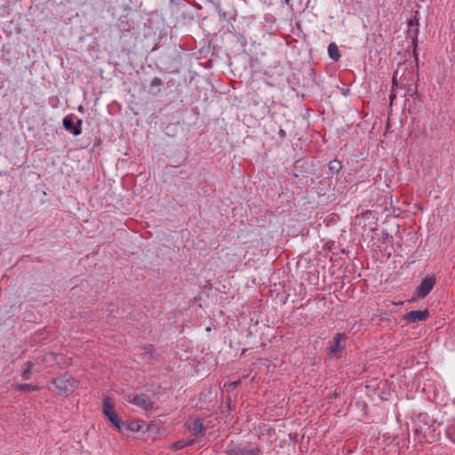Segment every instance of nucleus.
Wrapping results in <instances>:
<instances>
[{
  "instance_id": "1",
  "label": "nucleus",
  "mask_w": 455,
  "mask_h": 455,
  "mask_svg": "<svg viewBox=\"0 0 455 455\" xmlns=\"http://www.w3.org/2000/svg\"><path fill=\"white\" fill-rule=\"evenodd\" d=\"M225 452L227 455H262L261 448L250 443L231 441L228 443Z\"/></svg>"
},
{
  "instance_id": "2",
  "label": "nucleus",
  "mask_w": 455,
  "mask_h": 455,
  "mask_svg": "<svg viewBox=\"0 0 455 455\" xmlns=\"http://www.w3.org/2000/svg\"><path fill=\"white\" fill-rule=\"evenodd\" d=\"M51 384L54 386L59 395L67 396L74 392L76 387V380L70 374L66 372L52 379Z\"/></svg>"
},
{
  "instance_id": "3",
  "label": "nucleus",
  "mask_w": 455,
  "mask_h": 455,
  "mask_svg": "<svg viewBox=\"0 0 455 455\" xmlns=\"http://www.w3.org/2000/svg\"><path fill=\"white\" fill-rule=\"evenodd\" d=\"M435 283V278L434 276H426L416 289V297L418 299L426 298L432 291Z\"/></svg>"
},
{
  "instance_id": "4",
  "label": "nucleus",
  "mask_w": 455,
  "mask_h": 455,
  "mask_svg": "<svg viewBox=\"0 0 455 455\" xmlns=\"http://www.w3.org/2000/svg\"><path fill=\"white\" fill-rule=\"evenodd\" d=\"M128 402L146 411H150L154 408V403L146 394L136 395L133 396L129 395Z\"/></svg>"
},
{
  "instance_id": "5",
  "label": "nucleus",
  "mask_w": 455,
  "mask_h": 455,
  "mask_svg": "<svg viewBox=\"0 0 455 455\" xmlns=\"http://www.w3.org/2000/svg\"><path fill=\"white\" fill-rule=\"evenodd\" d=\"M82 124L83 120L78 119L76 124H75L72 115L65 116L62 122L64 129L70 132L75 136H78L82 133Z\"/></svg>"
},
{
  "instance_id": "6",
  "label": "nucleus",
  "mask_w": 455,
  "mask_h": 455,
  "mask_svg": "<svg viewBox=\"0 0 455 455\" xmlns=\"http://www.w3.org/2000/svg\"><path fill=\"white\" fill-rule=\"evenodd\" d=\"M429 316V311L427 309L424 310H417V311H411L409 313H406L403 319L407 323H418L421 321H426Z\"/></svg>"
},
{
  "instance_id": "7",
  "label": "nucleus",
  "mask_w": 455,
  "mask_h": 455,
  "mask_svg": "<svg viewBox=\"0 0 455 455\" xmlns=\"http://www.w3.org/2000/svg\"><path fill=\"white\" fill-rule=\"evenodd\" d=\"M417 14L418 12H415V15L408 22V26L410 28L408 30V34L411 37V42L414 46V49L417 47L419 36V19L417 18Z\"/></svg>"
},
{
  "instance_id": "8",
  "label": "nucleus",
  "mask_w": 455,
  "mask_h": 455,
  "mask_svg": "<svg viewBox=\"0 0 455 455\" xmlns=\"http://www.w3.org/2000/svg\"><path fill=\"white\" fill-rule=\"evenodd\" d=\"M347 339V335L345 333H337L332 339V345L328 347L329 354H333L336 356L338 353H340L344 346L341 345V341H345Z\"/></svg>"
},
{
  "instance_id": "9",
  "label": "nucleus",
  "mask_w": 455,
  "mask_h": 455,
  "mask_svg": "<svg viewBox=\"0 0 455 455\" xmlns=\"http://www.w3.org/2000/svg\"><path fill=\"white\" fill-rule=\"evenodd\" d=\"M185 425L193 435H198L204 429L203 420L199 418L188 419Z\"/></svg>"
},
{
  "instance_id": "10",
  "label": "nucleus",
  "mask_w": 455,
  "mask_h": 455,
  "mask_svg": "<svg viewBox=\"0 0 455 455\" xmlns=\"http://www.w3.org/2000/svg\"><path fill=\"white\" fill-rule=\"evenodd\" d=\"M164 84V81L160 77H154L149 84L148 92L152 95H159L161 93V86Z\"/></svg>"
},
{
  "instance_id": "11",
  "label": "nucleus",
  "mask_w": 455,
  "mask_h": 455,
  "mask_svg": "<svg viewBox=\"0 0 455 455\" xmlns=\"http://www.w3.org/2000/svg\"><path fill=\"white\" fill-rule=\"evenodd\" d=\"M122 425H124V430L132 433L140 432L142 428L141 420L123 421Z\"/></svg>"
},
{
  "instance_id": "12",
  "label": "nucleus",
  "mask_w": 455,
  "mask_h": 455,
  "mask_svg": "<svg viewBox=\"0 0 455 455\" xmlns=\"http://www.w3.org/2000/svg\"><path fill=\"white\" fill-rule=\"evenodd\" d=\"M57 359H64V355L48 352L44 355L42 361L49 366H54Z\"/></svg>"
},
{
  "instance_id": "13",
  "label": "nucleus",
  "mask_w": 455,
  "mask_h": 455,
  "mask_svg": "<svg viewBox=\"0 0 455 455\" xmlns=\"http://www.w3.org/2000/svg\"><path fill=\"white\" fill-rule=\"evenodd\" d=\"M102 411L105 417L116 412L115 404L111 402V398L109 396L104 397Z\"/></svg>"
},
{
  "instance_id": "14",
  "label": "nucleus",
  "mask_w": 455,
  "mask_h": 455,
  "mask_svg": "<svg viewBox=\"0 0 455 455\" xmlns=\"http://www.w3.org/2000/svg\"><path fill=\"white\" fill-rule=\"evenodd\" d=\"M106 419H108L119 432L124 431V425H122L123 421L116 412L106 416Z\"/></svg>"
},
{
  "instance_id": "15",
  "label": "nucleus",
  "mask_w": 455,
  "mask_h": 455,
  "mask_svg": "<svg viewBox=\"0 0 455 455\" xmlns=\"http://www.w3.org/2000/svg\"><path fill=\"white\" fill-rule=\"evenodd\" d=\"M34 368V363L30 361L24 363L22 365V372L20 374L22 380H28L31 378V372Z\"/></svg>"
},
{
  "instance_id": "16",
  "label": "nucleus",
  "mask_w": 455,
  "mask_h": 455,
  "mask_svg": "<svg viewBox=\"0 0 455 455\" xmlns=\"http://www.w3.org/2000/svg\"><path fill=\"white\" fill-rule=\"evenodd\" d=\"M328 54L334 61H338L340 59L339 50L335 43H331L329 44Z\"/></svg>"
},
{
  "instance_id": "17",
  "label": "nucleus",
  "mask_w": 455,
  "mask_h": 455,
  "mask_svg": "<svg viewBox=\"0 0 455 455\" xmlns=\"http://www.w3.org/2000/svg\"><path fill=\"white\" fill-rule=\"evenodd\" d=\"M328 168L331 175L339 174L342 169V164L339 160L334 159L329 162Z\"/></svg>"
},
{
  "instance_id": "18",
  "label": "nucleus",
  "mask_w": 455,
  "mask_h": 455,
  "mask_svg": "<svg viewBox=\"0 0 455 455\" xmlns=\"http://www.w3.org/2000/svg\"><path fill=\"white\" fill-rule=\"evenodd\" d=\"M14 388L18 391L24 392V393L39 390L38 386L31 385V384H17Z\"/></svg>"
},
{
  "instance_id": "19",
  "label": "nucleus",
  "mask_w": 455,
  "mask_h": 455,
  "mask_svg": "<svg viewBox=\"0 0 455 455\" xmlns=\"http://www.w3.org/2000/svg\"><path fill=\"white\" fill-rule=\"evenodd\" d=\"M396 74H397V71H395V73L393 76V81H392L393 85H392L391 92L389 94L390 104H393V101L395 100V99L396 97V95L395 93V89L398 87V82L396 81V77H395Z\"/></svg>"
},
{
  "instance_id": "20",
  "label": "nucleus",
  "mask_w": 455,
  "mask_h": 455,
  "mask_svg": "<svg viewBox=\"0 0 455 455\" xmlns=\"http://www.w3.org/2000/svg\"><path fill=\"white\" fill-rule=\"evenodd\" d=\"M234 36L235 37L236 42L240 44L241 47H244L247 44L246 37L240 33H235L234 34Z\"/></svg>"
},
{
  "instance_id": "21",
  "label": "nucleus",
  "mask_w": 455,
  "mask_h": 455,
  "mask_svg": "<svg viewBox=\"0 0 455 455\" xmlns=\"http://www.w3.org/2000/svg\"><path fill=\"white\" fill-rule=\"evenodd\" d=\"M172 451H180L183 448H185L184 440H179L177 442H174L170 446Z\"/></svg>"
},
{
  "instance_id": "22",
  "label": "nucleus",
  "mask_w": 455,
  "mask_h": 455,
  "mask_svg": "<svg viewBox=\"0 0 455 455\" xmlns=\"http://www.w3.org/2000/svg\"><path fill=\"white\" fill-rule=\"evenodd\" d=\"M69 360L68 358H67L65 355H64V359H57L56 360V363H55V365L58 366V367H60V368H65V367H68L69 365Z\"/></svg>"
},
{
  "instance_id": "23",
  "label": "nucleus",
  "mask_w": 455,
  "mask_h": 455,
  "mask_svg": "<svg viewBox=\"0 0 455 455\" xmlns=\"http://www.w3.org/2000/svg\"><path fill=\"white\" fill-rule=\"evenodd\" d=\"M146 350V354L148 355L149 358H155V348L153 345H148L144 347Z\"/></svg>"
},
{
  "instance_id": "24",
  "label": "nucleus",
  "mask_w": 455,
  "mask_h": 455,
  "mask_svg": "<svg viewBox=\"0 0 455 455\" xmlns=\"http://www.w3.org/2000/svg\"><path fill=\"white\" fill-rule=\"evenodd\" d=\"M196 443V439H188V440H184V443H185V447L187 446H190V445H193Z\"/></svg>"
},
{
  "instance_id": "25",
  "label": "nucleus",
  "mask_w": 455,
  "mask_h": 455,
  "mask_svg": "<svg viewBox=\"0 0 455 455\" xmlns=\"http://www.w3.org/2000/svg\"><path fill=\"white\" fill-rule=\"evenodd\" d=\"M407 92L410 93L411 96H412L414 93L417 92V85H415L414 89L408 88Z\"/></svg>"
},
{
  "instance_id": "26",
  "label": "nucleus",
  "mask_w": 455,
  "mask_h": 455,
  "mask_svg": "<svg viewBox=\"0 0 455 455\" xmlns=\"http://www.w3.org/2000/svg\"><path fill=\"white\" fill-rule=\"evenodd\" d=\"M278 133L280 138H284L286 136V133L283 129H281Z\"/></svg>"
},
{
  "instance_id": "27",
  "label": "nucleus",
  "mask_w": 455,
  "mask_h": 455,
  "mask_svg": "<svg viewBox=\"0 0 455 455\" xmlns=\"http://www.w3.org/2000/svg\"><path fill=\"white\" fill-rule=\"evenodd\" d=\"M339 395H340V393H339L337 389H336V390L334 391V393L332 394V397H334V398H337V397H339Z\"/></svg>"
},
{
  "instance_id": "28",
  "label": "nucleus",
  "mask_w": 455,
  "mask_h": 455,
  "mask_svg": "<svg viewBox=\"0 0 455 455\" xmlns=\"http://www.w3.org/2000/svg\"><path fill=\"white\" fill-rule=\"evenodd\" d=\"M172 4H175L177 5L180 4V0H170Z\"/></svg>"
},
{
  "instance_id": "29",
  "label": "nucleus",
  "mask_w": 455,
  "mask_h": 455,
  "mask_svg": "<svg viewBox=\"0 0 455 455\" xmlns=\"http://www.w3.org/2000/svg\"><path fill=\"white\" fill-rule=\"evenodd\" d=\"M239 382H240V381L234 382V383H232V385L236 386Z\"/></svg>"
},
{
  "instance_id": "30",
  "label": "nucleus",
  "mask_w": 455,
  "mask_h": 455,
  "mask_svg": "<svg viewBox=\"0 0 455 455\" xmlns=\"http://www.w3.org/2000/svg\"><path fill=\"white\" fill-rule=\"evenodd\" d=\"M388 235V233L384 234V237H387Z\"/></svg>"
},
{
  "instance_id": "31",
  "label": "nucleus",
  "mask_w": 455,
  "mask_h": 455,
  "mask_svg": "<svg viewBox=\"0 0 455 455\" xmlns=\"http://www.w3.org/2000/svg\"><path fill=\"white\" fill-rule=\"evenodd\" d=\"M388 235V233L384 234V237H387Z\"/></svg>"
}]
</instances>
